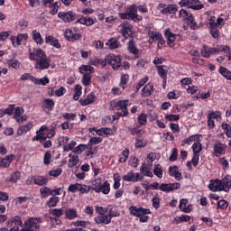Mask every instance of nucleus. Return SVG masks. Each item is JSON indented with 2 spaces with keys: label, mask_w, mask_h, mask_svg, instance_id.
Here are the masks:
<instances>
[{
  "label": "nucleus",
  "mask_w": 231,
  "mask_h": 231,
  "mask_svg": "<svg viewBox=\"0 0 231 231\" xmlns=\"http://www.w3.org/2000/svg\"><path fill=\"white\" fill-rule=\"evenodd\" d=\"M29 59L31 60H36L35 69H48L51 60L46 56L41 49H34L32 52L30 53Z\"/></svg>",
  "instance_id": "obj_1"
},
{
  "label": "nucleus",
  "mask_w": 231,
  "mask_h": 231,
  "mask_svg": "<svg viewBox=\"0 0 231 231\" xmlns=\"http://www.w3.org/2000/svg\"><path fill=\"white\" fill-rule=\"evenodd\" d=\"M41 223H42V217H29L20 231H39L41 230Z\"/></svg>",
  "instance_id": "obj_2"
},
{
  "label": "nucleus",
  "mask_w": 231,
  "mask_h": 231,
  "mask_svg": "<svg viewBox=\"0 0 231 231\" xmlns=\"http://www.w3.org/2000/svg\"><path fill=\"white\" fill-rule=\"evenodd\" d=\"M130 212L133 216L140 217L141 223H147L149 221V217L147 214H151V210L143 208H136L134 206L130 207Z\"/></svg>",
  "instance_id": "obj_3"
},
{
  "label": "nucleus",
  "mask_w": 231,
  "mask_h": 231,
  "mask_svg": "<svg viewBox=\"0 0 231 231\" xmlns=\"http://www.w3.org/2000/svg\"><path fill=\"white\" fill-rule=\"evenodd\" d=\"M110 106L115 111H122L123 116H127L129 115V111L127 107L129 106V100H117V101H111Z\"/></svg>",
  "instance_id": "obj_4"
},
{
  "label": "nucleus",
  "mask_w": 231,
  "mask_h": 231,
  "mask_svg": "<svg viewBox=\"0 0 231 231\" xmlns=\"http://www.w3.org/2000/svg\"><path fill=\"white\" fill-rule=\"evenodd\" d=\"M106 62L112 66L114 71H118L122 68V58L118 55L108 54L106 56Z\"/></svg>",
  "instance_id": "obj_5"
},
{
  "label": "nucleus",
  "mask_w": 231,
  "mask_h": 231,
  "mask_svg": "<svg viewBox=\"0 0 231 231\" xmlns=\"http://www.w3.org/2000/svg\"><path fill=\"white\" fill-rule=\"evenodd\" d=\"M179 5L181 7L188 6L191 10H202V8H205V5L199 0H180Z\"/></svg>",
  "instance_id": "obj_6"
},
{
  "label": "nucleus",
  "mask_w": 231,
  "mask_h": 231,
  "mask_svg": "<svg viewBox=\"0 0 231 231\" xmlns=\"http://www.w3.org/2000/svg\"><path fill=\"white\" fill-rule=\"evenodd\" d=\"M179 17H180L183 21H187L190 25L191 30H196L198 28V25H196V22H194V16L192 14H189V11L185 9H181L179 12Z\"/></svg>",
  "instance_id": "obj_7"
},
{
  "label": "nucleus",
  "mask_w": 231,
  "mask_h": 231,
  "mask_svg": "<svg viewBox=\"0 0 231 231\" xmlns=\"http://www.w3.org/2000/svg\"><path fill=\"white\" fill-rule=\"evenodd\" d=\"M78 16L79 15H77L73 11L60 12L58 14V17L61 19L63 23H73V21H77Z\"/></svg>",
  "instance_id": "obj_8"
},
{
  "label": "nucleus",
  "mask_w": 231,
  "mask_h": 231,
  "mask_svg": "<svg viewBox=\"0 0 231 231\" xmlns=\"http://www.w3.org/2000/svg\"><path fill=\"white\" fill-rule=\"evenodd\" d=\"M118 28L119 33H122L123 37H125V39H128V37L133 35V24H131L129 22L121 23Z\"/></svg>",
  "instance_id": "obj_9"
},
{
  "label": "nucleus",
  "mask_w": 231,
  "mask_h": 231,
  "mask_svg": "<svg viewBox=\"0 0 231 231\" xmlns=\"http://www.w3.org/2000/svg\"><path fill=\"white\" fill-rule=\"evenodd\" d=\"M126 12L132 16V21L134 23H140L142 21V15H138V6L132 5L127 7Z\"/></svg>",
  "instance_id": "obj_10"
},
{
  "label": "nucleus",
  "mask_w": 231,
  "mask_h": 231,
  "mask_svg": "<svg viewBox=\"0 0 231 231\" xmlns=\"http://www.w3.org/2000/svg\"><path fill=\"white\" fill-rule=\"evenodd\" d=\"M181 187V184L180 182H175V183H162L160 185L159 189L162 192H172V190H178Z\"/></svg>",
  "instance_id": "obj_11"
},
{
  "label": "nucleus",
  "mask_w": 231,
  "mask_h": 231,
  "mask_svg": "<svg viewBox=\"0 0 231 231\" xmlns=\"http://www.w3.org/2000/svg\"><path fill=\"white\" fill-rule=\"evenodd\" d=\"M143 180V176H141L140 173H134L133 171L128 172L126 175L123 176V181H136Z\"/></svg>",
  "instance_id": "obj_12"
},
{
  "label": "nucleus",
  "mask_w": 231,
  "mask_h": 231,
  "mask_svg": "<svg viewBox=\"0 0 231 231\" xmlns=\"http://www.w3.org/2000/svg\"><path fill=\"white\" fill-rule=\"evenodd\" d=\"M208 189L211 192H223L224 188L221 186V180L217 179L210 180Z\"/></svg>",
  "instance_id": "obj_13"
},
{
  "label": "nucleus",
  "mask_w": 231,
  "mask_h": 231,
  "mask_svg": "<svg viewBox=\"0 0 231 231\" xmlns=\"http://www.w3.org/2000/svg\"><path fill=\"white\" fill-rule=\"evenodd\" d=\"M95 223L97 225H109L111 223V217L109 215H98L97 217H94Z\"/></svg>",
  "instance_id": "obj_14"
},
{
  "label": "nucleus",
  "mask_w": 231,
  "mask_h": 231,
  "mask_svg": "<svg viewBox=\"0 0 231 231\" xmlns=\"http://www.w3.org/2000/svg\"><path fill=\"white\" fill-rule=\"evenodd\" d=\"M34 185H38V187H44L45 185H48V181H50V179H48V176H42L38 175L36 177H32Z\"/></svg>",
  "instance_id": "obj_15"
},
{
  "label": "nucleus",
  "mask_w": 231,
  "mask_h": 231,
  "mask_svg": "<svg viewBox=\"0 0 231 231\" xmlns=\"http://www.w3.org/2000/svg\"><path fill=\"white\" fill-rule=\"evenodd\" d=\"M76 23L83 24L84 26H93V24H95V20L89 16H81L79 18L78 16Z\"/></svg>",
  "instance_id": "obj_16"
},
{
  "label": "nucleus",
  "mask_w": 231,
  "mask_h": 231,
  "mask_svg": "<svg viewBox=\"0 0 231 231\" xmlns=\"http://www.w3.org/2000/svg\"><path fill=\"white\" fill-rule=\"evenodd\" d=\"M221 187H223L224 192H228L231 189V176L226 175L222 180H220Z\"/></svg>",
  "instance_id": "obj_17"
},
{
  "label": "nucleus",
  "mask_w": 231,
  "mask_h": 231,
  "mask_svg": "<svg viewBox=\"0 0 231 231\" xmlns=\"http://www.w3.org/2000/svg\"><path fill=\"white\" fill-rule=\"evenodd\" d=\"M214 149V156H222V154H225V149H226V146L221 143H217L213 146Z\"/></svg>",
  "instance_id": "obj_18"
},
{
  "label": "nucleus",
  "mask_w": 231,
  "mask_h": 231,
  "mask_svg": "<svg viewBox=\"0 0 231 231\" xmlns=\"http://www.w3.org/2000/svg\"><path fill=\"white\" fill-rule=\"evenodd\" d=\"M127 50L130 53H132L133 55H134L135 57H138V55H140L142 53V51L138 50L136 48V45L134 43V40H130L128 42V47Z\"/></svg>",
  "instance_id": "obj_19"
},
{
  "label": "nucleus",
  "mask_w": 231,
  "mask_h": 231,
  "mask_svg": "<svg viewBox=\"0 0 231 231\" xmlns=\"http://www.w3.org/2000/svg\"><path fill=\"white\" fill-rule=\"evenodd\" d=\"M81 106H89V104H93L94 102H97V96L95 93H90L87 96L86 98L79 100Z\"/></svg>",
  "instance_id": "obj_20"
},
{
  "label": "nucleus",
  "mask_w": 231,
  "mask_h": 231,
  "mask_svg": "<svg viewBox=\"0 0 231 231\" xmlns=\"http://www.w3.org/2000/svg\"><path fill=\"white\" fill-rule=\"evenodd\" d=\"M165 37L167 39V44L170 45L171 48L174 46V42L176 41V34L172 33L171 30L167 29L165 31Z\"/></svg>",
  "instance_id": "obj_21"
},
{
  "label": "nucleus",
  "mask_w": 231,
  "mask_h": 231,
  "mask_svg": "<svg viewBox=\"0 0 231 231\" xmlns=\"http://www.w3.org/2000/svg\"><path fill=\"white\" fill-rule=\"evenodd\" d=\"M45 43L51 44V46H53L54 48H57L58 50L60 49V43H59V40L57 38L48 35L45 37Z\"/></svg>",
  "instance_id": "obj_22"
},
{
  "label": "nucleus",
  "mask_w": 231,
  "mask_h": 231,
  "mask_svg": "<svg viewBox=\"0 0 231 231\" xmlns=\"http://www.w3.org/2000/svg\"><path fill=\"white\" fill-rule=\"evenodd\" d=\"M111 190V186L109 185V182L106 180L99 188H96V192H102L103 194H109Z\"/></svg>",
  "instance_id": "obj_23"
},
{
  "label": "nucleus",
  "mask_w": 231,
  "mask_h": 231,
  "mask_svg": "<svg viewBox=\"0 0 231 231\" xmlns=\"http://www.w3.org/2000/svg\"><path fill=\"white\" fill-rule=\"evenodd\" d=\"M14 161V155H7L5 158H0V167L8 168Z\"/></svg>",
  "instance_id": "obj_24"
},
{
  "label": "nucleus",
  "mask_w": 231,
  "mask_h": 231,
  "mask_svg": "<svg viewBox=\"0 0 231 231\" xmlns=\"http://www.w3.org/2000/svg\"><path fill=\"white\" fill-rule=\"evenodd\" d=\"M32 35L36 44H39L40 46H42V44H44V40L42 39V35H41V32H39L37 30H33L32 32Z\"/></svg>",
  "instance_id": "obj_25"
},
{
  "label": "nucleus",
  "mask_w": 231,
  "mask_h": 231,
  "mask_svg": "<svg viewBox=\"0 0 231 231\" xmlns=\"http://www.w3.org/2000/svg\"><path fill=\"white\" fill-rule=\"evenodd\" d=\"M65 217H67V219H76V217H79V213L77 212V209L74 208H70L66 209L65 211Z\"/></svg>",
  "instance_id": "obj_26"
},
{
  "label": "nucleus",
  "mask_w": 231,
  "mask_h": 231,
  "mask_svg": "<svg viewBox=\"0 0 231 231\" xmlns=\"http://www.w3.org/2000/svg\"><path fill=\"white\" fill-rule=\"evenodd\" d=\"M154 91V86L148 83L142 90L143 97H151Z\"/></svg>",
  "instance_id": "obj_27"
},
{
  "label": "nucleus",
  "mask_w": 231,
  "mask_h": 231,
  "mask_svg": "<svg viewBox=\"0 0 231 231\" xmlns=\"http://www.w3.org/2000/svg\"><path fill=\"white\" fill-rule=\"evenodd\" d=\"M79 71L81 74L91 75L95 73V68L90 65H82L79 67Z\"/></svg>",
  "instance_id": "obj_28"
},
{
  "label": "nucleus",
  "mask_w": 231,
  "mask_h": 231,
  "mask_svg": "<svg viewBox=\"0 0 231 231\" xmlns=\"http://www.w3.org/2000/svg\"><path fill=\"white\" fill-rule=\"evenodd\" d=\"M42 107L43 109H47V111H53V107H55V101L46 98L43 100Z\"/></svg>",
  "instance_id": "obj_29"
},
{
  "label": "nucleus",
  "mask_w": 231,
  "mask_h": 231,
  "mask_svg": "<svg viewBox=\"0 0 231 231\" xmlns=\"http://www.w3.org/2000/svg\"><path fill=\"white\" fill-rule=\"evenodd\" d=\"M32 82L36 84V86H46V84H50V79L48 77H44L43 79L31 78Z\"/></svg>",
  "instance_id": "obj_30"
},
{
  "label": "nucleus",
  "mask_w": 231,
  "mask_h": 231,
  "mask_svg": "<svg viewBox=\"0 0 231 231\" xmlns=\"http://www.w3.org/2000/svg\"><path fill=\"white\" fill-rule=\"evenodd\" d=\"M178 12V5H169L167 7L163 8L161 13L163 14H176Z\"/></svg>",
  "instance_id": "obj_31"
},
{
  "label": "nucleus",
  "mask_w": 231,
  "mask_h": 231,
  "mask_svg": "<svg viewBox=\"0 0 231 231\" xmlns=\"http://www.w3.org/2000/svg\"><path fill=\"white\" fill-rule=\"evenodd\" d=\"M158 75L163 79V83L167 84V70L162 65L157 66Z\"/></svg>",
  "instance_id": "obj_32"
},
{
  "label": "nucleus",
  "mask_w": 231,
  "mask_h": 231,
  "mask_svg": "<svg viewBox=\"0 0 231 231\" xmlns=\"http://www.w3.org/2000/svg\"><path fill=\"white\" fill-rule=\"evenodd\" d=\"M188 201L189 200H187V199H181L179 205V208L182 210V212H185L186 214L192 212V208H187Z\"/></svg>",
  "instance_id": "obj_33"
},
{
  "label": "nucleus",
  "mask_w": 231,
  "mask_h": 231,
  "mask_svg": "<svg viewBox=\"0 0 231 231\" xmlns=\"http://www.w3.org/2000/svg\"><path fill=\"white\" fill-rule=\"evenodd\" d=\"M32 123H28L27 125H22L17 130L18 136H23L25 133H28L32 129Z\"/></svg>",
  "instance_id": "obj_34"
},
{
  "label": "nucleus",
  "mask_w": 231,
  "mask_h": 231,
  "mask_svg": "<svg viewBox=\"0 0 231 231\" xmlns=\"http://www.w3.org/2000/svg\"><path fill=\"white\" fill-rule=\"evenodd\" d=\"M149 36V44H152L153 42H156V41H159V39H162V33L158 32H150Z\"/></svg>",
  "instance_id": "obj_35"
},
{
  "label": "nucleus",
  "mask_w": 231,
  "mask_h": 231,
  "mask_svg": "<svg viewBox=\"0 0 231 231\" xmlns=\"http://www.w3.org/2000/svg\"><path fill=\"white\" fill-rule=\"evenodd\" d=\"M9 224L11 225V226H14H14H23V219L21 218V217L15 216L9 220Z\"/></svg>",
  "instance_id": "obj_36"
},
{
  "label": "nucleus",
  "mask_w": 231,
  "mask_h": 231,
  "mask_svg": "<svg viewBox=\"0 0 231 231\" xmlns=\"http://www.w3.org/2000/svg\"><path fill=\"white\" fill-rule=\"evenodd\" d=\"M147 146V139L143 137H136L135 147L136 149H142Z\"/></svg>",
  "instance_id": "obj_37"
},
{
  "label": "nucleus",
  "mask_w": 231,
  "mask_h": 231,
  "mask_svg": "<svg viewBox=\"0 0 231 231\" xmlns=\"http://www.w3.org/2000/svg\"><path fill=\"white\" fill-rule=\"evenodd\" d=\"M141 174H143V176H148V178H152V171H151V169L147 167V164L143 163L140 168Z\"/></svg>",
  "instance_id": "obj_38"
},
{
  "label": "nucleus",
  "mask_w": 231,
  "mask_h": 231,
  "mask_svg": "<svg viewBox=\"0 0 231 231\" xmlns=\"http://www.w3.org/2000/svg\"><path fill=\"white\" fill-rule=\"evenodd\" d=\"M40 194L42 198H48V196H53V191L48 187H42L40 189Z\"/></svg>",
  "instance_id": "obj_39"
},
{
  "label": "nucleus",
  "mask_w": 231,
  "mask_h": 231,
  "mask_svg": "<svg viewBox=\"0 0 231 231\" xmlns=\"http://www.w3.org/2000/svg\"><path fill=\"white\" fill-rule=\"evenodd\" d=\"M208 118H210L211 120H217V122H219L221 121V112L210 111L208 115Z\"/></svg>",
  "instance_id": "obj_40"
},
{
  "label": "nucleus",
  "mask_w": 231,
  "mask_h": 231,
  "mask_svg": "<svg viewBox=\"0 0 231 231\" xmlns=\"http://www.w3.org/2000/svg\"><path fill=\"white\" fill-rule=\"evenodd\" d=\"M106 44L109 46L110 50H116V48H120V42L115 38L110 39Z\"/></svg>",
  "instance_id": "obj_41"
},
{
  "label": "nucleus",
  "mask_w": 231,
  "mask_h": 231,
  "mask_svg": "<svg viewBox=\"0 0 231 231\" xmlns=\"http://www.w3.org/2000/svg\"><path fill=\"white\" fill-rule=\"evenodd\" d=\"M129 81V75L124 74L121 76L120 88H122V91H124L127 88V82Z\"/></svg>",
  "instance_id": "obj_42"
},
{
  "label": "nucleus",
  "mask_w": 231,
  "mask_h": 231,
  "mask_svg": "<svg viewBox=\"0 0 231 231\" xmlns=\"http://www.w3.org/2000/svg\"><path fill=\"white\" fill-rule=\"evenodd\" d=\"M219 73L222 75V77H225L227 80H231V71L228 70V69L225 67L219 68Z\"/></svg>",
  "instance_id": "obj_43"
},
{
  "label": "nucleus",
  "mask_w": 231,
  "mask_h": 231,
  "mask_svg": "<svg viewBox=\"0 0 231 231\" xmlns=\"http://www.w3.org/2000/svg\"><path fill=\"white\" fill-rule=\"evenodd\" d=\"M127 158H129V150L125 148L122 152V156L119 155V163H125L127 162Z\"/></svg>",
  "instance_id": "obj_44"
},
{
  "label": "nucleus",
  "mask_w": 231,
  "mask_h": 231,
  "mask_svg": "<svg viewBox=\"0 0 231 231\" xmlns=\"http://www.w3.org/2000/svg\"><path fill=\"white\" fill-rule=\"evenodd\" d=\"M42 3L47 8H53V6H57V8H59V3L55 2V0H42Z\"/></svg>",
  "instance_id": "obj_45"
},
{
  "label": "nucleus",
  "mask_w": 231,
  "mask_h": 231,
  "mask_svg": "<svg viewBox=\"0 0 231 231\" xmlns=\"http://www.w3.org/2000/svg\"><path fill=\"white\" fill-rule=\"evenodd\" d=\"M59 201H60V199L59 197H51L47 201V206L51 208L53 207H57V203H59Z\"/></svg>",
  "instance_id": "obj_46"
},
{
  "label": "nucleus",
  "mask_w": 231,
  "mask_h": 231,
  "mask_svg": "<svg viewBox=\"0 0 231 231\" xmlns=\"http://www.w3.org/2000/svg\"><path fill=\"white\" fill-rule=\"evenodd\" d=\"M49 213L52 216H55V217H60L64 214V208H53L50 209Z\"/></svg>",
  "instance_id": "obj_47"
},
{
  "label": "nucleus",
  "mask_w": 231,
  "mask_h": 231,
  "mask_svg": "<svg viewBox=\"0 0 231 231\" xmlns=\"http://www.w3.org/2000/svg\"><path fill=\"white\" fill-rule=\"evenodd\" d=\"M153 174H155V176H157V178H163V170H162V165L157 164L155 165L154 169H153Z\"/></svg>",
  "instance_id": "obj_48"
},
{
  "label": "nucleus",
  "mask_w": 231,
  "mask_h": 231,
  "mask_svg": "<svg viewBox=\"0 0 231 231\" xmlns=\"http://www.w3.org/2000/svg\"><path fill=\"white\" fill-rule=\"evenodd\" d=\"M28 40V33H20L16 36V46H21L23 41Z\"/></svg>",
  "instance_id": "obj_49"
},
{
  "label": "nucleus",
  "mask_w": 231,
  "mask_h": 231,
  "mask_svg": "<svg viewBox=\"0 0 231 231\" xmlns=\"http://www.w3.org/2000/svg\"><path fill=\"white\" fill-rule=\"evenodd\" d=\"M7 65L9 66V68H14V69H19L21 62H19V60H9L7 61Z\"/></svg>",
  "instance_id": "obj_50"
},
{
  "label": "nucleus",
  "mask_w": 231,
  "mask_h": 231,
  "mask_svg": "<svg viewBox=\"0 0 231 231\" xmlns=\"http://www.w3.org/2000/svg\"><path fill=\"white\" fill-rule=\"evenodd\" d=\"M137 122H138L140 126L145 125L147 124V114H141L137 117Z\"/></svg>",
  "instance_id": "obj_51"
},
{
  "label": "nucleus",
  "mask_w": 231,
  "mask_h": 231,
  "mask_svg": "<svg viewBox=\"0 0 231 231\" xmlns=\"http://www.w3.org/2000/svg\"><path fill=\"white\" fill-rule=\"evenodd\" d=\"M21 180V172L20 171H14L9 181H12V183H17Z\"/></svg>",
  "instance_id": "obj_52"
},
{
  "label": "nucleus",
  "mask_w": 231,
  "mask_h": 231,
  "mask_svg": "<svg viewBox=\"0 0 231 231\" xmlns=\"http://www.w3.org/2000/svg\"><path fill=\"white\" fill-rule=\"evenodd\" d=\"M108 217H110L111 221L113 217H120V213L118 212V210H116V208H111L109 209Z\"/></svg>",
  "instance_id": "obj_53"
},
{
  "label": "nucleus",
  "mask_w": 231,
  "mask_h": 231,
  "mask_svg": "<svg viewBox=\"0 0 231 231\" xmlns=\"http://www.w3.org/2000/svg\"><path fill=\"white\" fill-rule=\"evenodd\" d=\"M60 174H62V168H57L49 171V176H52L53 178H59Z\"/></svg>",
  "instance_id": "obj_54"
},
{
  "label": "nucleus",
  "mask_w": 231,
  "mask_h": 231,
  "mask_svg": "<svg viewBox=\"0 0 231 231\" xmlns=\"http://www.w3.org/2000/svg\"><path fill=\"white\" fill-rule=\"evenodd\" d=\"M193 152L194 154H199L201 152L202 148H201V143L199 142H196L192 145Z\"/></svg>",
  "instance_id": "obj_55"
},
{
  "label": "nucleus",
  "mask_w": 231,
  "mask_h": 231,
  "mask_svg": "<svg viewBox=\"0 0 231 231\" xmlns=\"http://www.w3.org/2000/svg\"><path fill=\"white\" fill-rule=\"evenodd\" d=\"M82 84L83 86H89L91 84V75L83 74Z\"/></svg>",
  "instance_id": "obj_56"
},
{
  "label": "nucleus",
  "mask_w": 231,
  "mask_h": 231,
  "mask_svg": "<svg viewBox=\"0 0 231 231\" xmlns=\"http://www.w3.org/2000/svg\"><path fill=\"white\" fill-rule=\"evenodd\" d=\"M43 163L45 165H50L51 163V152H46L43 157Z\"/></svg>",
  "instance_id": "obj_57"
},
{
  "label": "nucleus",
  "mask_w": 231,
  "mask_h": 231,
  "mask_svg": "<svg viewBox=\"0 0 231 231\" xmlns=\"http://www.w3.org/2000/svg\"><path fill=\"white\" fill-rule=\"evenodd\" d=\"M201 55L202 57L208 59V57H210V48L207 46H203L201 49Z\"/></svg>",
  "instance_id": "obj_58"
},
{
  "label": "nucleus",
  "mask_w": 231,
  "mask_h": 231,
  "mask_svg": "<svg viewBox=\"0 0 231 231\" xmlns=\"http://www.w3.org/2000/svg\"><path fill=\"white\" fill-rule=\"evenodd\" d=\"M75 145H77V142L71 141L69 143L65 144L63 146V149H64L65 152L73 151Z\"/></svg>",
  "instance_id": "obj_59"
},
{
  "label": "nucleus",
  "mask_w": 231,
  "mask_h": 231,
  "mask_svg": "<svg viewBox=\"0 0 231 231\" xmlns=\"http://www.w3.org/2000/svg\"><path fill=\"white\" fill-rule=\"evenodd\" d=\"M198 134H195V135H191V136H189V137H188V138H186V139H184L183 140V143H185V144H189V145H190V143H192V142H196V140H198Z\"/></svg>",
  "instance_id": "obj_60"
},
{
  "label": "nucleus",
  "mask_w": 231,
  "mask_h": 231,
  "mask_svg": "<svg viewBox=\"0 0 231 231\" xmlns=\"http://www.w3.org/2000/svg\"><path fill=\"white\" fill-rule=\"evenodd\" d=\"M28 201V197H18L14 199L15 205H23V203H26Z\"/></svg>",
  "instance_id": "obj_61"
},
{
  "label": "nucleus",
  "mask_w": 231,
  "mask_h": 231,
  "mask_svg": "<svg viewBox=\"0 0 231 231\" xmlns=\"http://www.w3.org/2000/svg\"><path fill=\"white\" fill-rule=\"evenodd\" d=\"M217 208H221V210H225V208H228V202L225 199L218 201Z\"/></svg>",
  "instance_id": "obj_62"
},
{
  "label": "nucleus",
  "mask_w": 231,
  "mask_h": 231,
  "mask_svg": "<svg viewBox=\"0 0 231 231\" xmlns=\"http://www.w3.org/2000/svg\"><path fill=\"white\" fill-rule=\"evenodd\" d=\"M165 118L169 122H178V120H180V115H168Z\"/></svg>",
  "instance_id": "obj_63"
},
{
  "label": "nucleus",
  "mask_w": 231,
  "mask_h": 231,
  "mask_svg": "<svg viewBox=\"0 0 231 231\" xmlns=\"http://www.w3.org/2000/svg\"><path fill=\"white\" fill-rule=\"evenodd\" d=\"M62 116L65 118V120H75V118H77V114L65 113L62 115Z\"/></svg>",
  "instance_id": "obj_64"
}]
</instances>
